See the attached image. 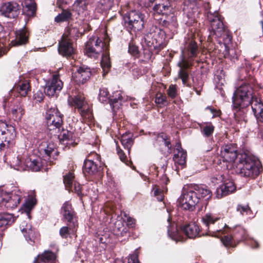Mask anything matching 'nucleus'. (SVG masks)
<instances>
[{"label": "nucleus", "instance_id": "obj_53", "mask_svg": "<svg viewBox=\"0 0 263 263\" xmlns=\"http://www.w3.org/2000/svg\"><path fill=\"white\" fill-rule=\"evenodd\" d=\"M167 95L171 98L174 99L177 95V87L176 85H171L167 90Z\"/></svg>", "mask_w": 263, "mask_h": 263}, {"label": "nucleus", "instance_id": "obj_28", "mask_svg": "<svg viewBox=\"0 0 263 263\" xmlns=\"http://www.w3.org/2000/svg\"><path fill=\"white\" fill-rule=\"evenodd\" d=\"M31 90L30 83L28 80L20 81L13 88V91L17 93V96L26 97Z\"/></svg>", "mask_w": 263, "mask_h": 263}, {"label": "nucleus", "instance_id": "obj_30", "mask_svg": "<svg viewBox=\"0 0 263 263\" xmlns=\"http://www.w3.org/2000/svg\"><path fill=\"white\" fill-rule=\"evenodd\" d=\"M23 222L21 225V229L25 237L26 240L30 243L34 242L36 237V233L34 229H32L30 224Z\"/></svg>", "mask_w": 263, "mask_h": 263}, {"label": "nucleus", "instance_id": "obj_17", "mask_svg": "<svg viewBox=\"0 0 263 263\" xmlns=\"http://www.w3.org/2000/svg\"><path fill=\"white\" fill-rule=\"evenodd\" d=\"M21 9V5L14 1L3 3L0 7V12L2 15L10 18L17 17Z\"/></svg>", "mask_w": 263, "mask_h": 263}, {"label": "nucleus", "instance_id": "obj_58", "mask_svg": "<svg viewBox=\"0 0 263 263\" xmlns=\"http://www.w3.org/2000/svg\"><path fill=\"white\" fill-rule=\"evenodd\" d=\"M128 263H140L138 254L135 253L129 256L128 259Z\"/></svg>", "mask_w": 263, "mask_h": 263}, {"label": "nucleus", "instance_id": "obj_47", "mask_svg": "<svg viewBox=\"0 0 263 263\" xmlns=\"http://www.w3.org/2000/svg\"><path fill=\"white\" fill-rule=\"evenodd\" d=\"M79 139L76 138L71 132H67V146H74L78 144Z\"/></svg>", "mask_w": 263, "mask_h": 263}, {"label": "nucleus", "instance_id": "obj_34", "mask_svg": "<svg viewBox=\"0 0 263 263\" xmlns=\"http://www.w3.org/2000/svg\"><path fill=\"white\" fill-rule=\"evenodd\" d=\"M23 8V14L28 17H34L37 10V4L35 0H25Z\"/></svg>", "mask_w": 263, "mask_h": 263}, {"label": "nucleus", "instance_id": "obj_61", "mask_svg": "<svg viewBox=\"0 0 263 263\" xmlns=\"http://www.w3.org/2000/svg\"><path fill=\"white\" fill-rule=\"evenodd\" d=\"M66 5V2L65 0H57V6L61 9L62 10L65 9V5Z\"/></svg>", "mask_w": 263, "mask_h": 263}, {"label": "nucleus", "instance_id": "obj_45", "mask_svg": "<svg viewBox=\"0 0 263 263\" xmlns=\"http://www.w3.org/2000/svg\"><path fill=\"white\" fill-rule=\"evenodd\" d=\"M35 204L36 200L35 199L32 198L28 199L23 204L24 211L29 214Z\"/></svg>", "mask_w": 263, "mask_h": 263}, {"label": "nucleus", "instance_id": "obj_40", "mask_svg": "<svg viewBox=\"0 0 263 263\" xmlns=\"http://www.w3.org/2000/svg\"><path fill=\"white\" fill-rule=\"evenodd\" d=\"M12 164L13 165L14 168L18 171H25V159L23 160L21 156H17L14 158L12 161Z\"/></svg>", "mask_w": 263, "mask_h": 263}, {"label": "nucleus", "instance_id": "obj_31", "mask_svg": "<svg viewBox=\"0 0 263 263\" xmlns=\"http://www.w3.org/2000/svg\"><path fill=\"white\" fill-rule=\"evenodd\" d=\"M192 186L194 189V191H196V194L199 197V201L201 199L207 201L212 197V192L206 186L198 184H194Z\"/></svg>", "mask_w": 263, "mask_h": 263}, {"label": "nucleus", "instance_id": "obj_13", "mask_svg": "<svg viewBox=\"0 0 263 263\" xmlns=\"http://www.w3.org/2000/svg\"><path fill=\"white\" fill-rule=\"evenodd\" d=\"M79 30L76 27L67 26V59L69 58L71 60L70 63L72 62L73 64L76 63V59L77 58L76 45L72 42L70 39H68V35L70 37L75 38L78 36Z\"/></svg>", "mask_w": 263, "mask_h": 263}, {"label": "nucleus", "instance_id": "obj_60", "mask_svg": "<svg viewBox=\"0 0 263 263\" xmlns=\"http://www.w3.org/2000/svg\"><path fill=\"white\" fill-rule=\"evenodd\" d=\"M206 109L209 110L213 114V117H217L220 115V111L217 109H215L210 106H208L206 108Z\"/></svg>", "mask_w": 263, "mask_h": 263}, {"label": "nucleus", "instance_id": "obj_46", "mask_svg": "<svg viewBox=\"0 0 263 263\" xmlns=\"http://www.w3.org/2000/svg\"><path fill=\"white\" fill-rule=\"evenodd\" d=\"M73 7L79 12L85 10L87 8L86 0H76L73 4Z\"/></svg>", "mask_w": 263, "mask_h": 263}, {"label": "nucleus", "instance_id": "obj_37", "mask_svg": "<svg viewBox=\"0 0 263 263\" xmlns=\"http://www.w3.org/2000/svg\"><path fill=\"white\" fill-rule=\"evenodd\" d=\"M170 11V6L164 4H156L153 8V12L154 15H164L167 14Z\"/></svg>", "mask_w": 263, "mask_h": 263}, {"label": "nucleus", "instance_id": "obj_2", "mask_svg": "<svg viewBox=\"0 0 263 263\" xmlns=\"http://www.w3.org/2000/svg\"><path fill=\"white\" fill-rule=\"evenodd\" d=\"M198 52V48L197 43L192 39H188L185 42L184 48L181 50L180 60L177 64L180 68L178 72L179 77L182 80L184 85L189 87L190 85L187 84L189 73L186 69L192 66L193 58L197 55Z\"/></svg>", "mask_w": 263, "mask_h": 263}, {"label": "nucleus", "instance_id": "obj_48", "mask_svg": "<svg viewBox=\"0 0 263 263\" xmlns=\"http://www.w3.org/2000/svg\"><path fill=\"white\" fill-rule=\"evenodd\" d=\"M11 112L13 116L17 118L18 115H20V117H21L24 114L25 111L20 103H18L11 109Z\"/></svg>", "mask_w": 263, "mask_h": 263}, {"label": "nucleus", "instance_id": "obj_20", "mask_svg": "<svg viewBox=\"0 0 263 263\" xmlns=\"http://www.w3.org/2000/svg\"><path fill=\"white\" fill-rule=\"evenodd\" d=\"M164 32L159 28L155 27L153 31L148 33L145 38V41L148 42V46H153L154 47L160 45L163 41Z\"/></svg>", "mask_w": 263, "mask_h": 263}, {"label": "nucleus", "instance_id": "obj_43", "mask_svg": "<svg viewBox=\"0 0 263 263\" xmlns=\"http://www.w3.org/2000/svg\"><path fill=\"white\" fill-rule=\"evenodd\" d=\"M57 108L53 107L50 105H47V109L45 115L46 120L51 118L53 116H55L60 115Z\"/></svg>", "mask_w": 263, "mask_h": 263}, {"label": "nucleus", "instance_id": "obj_14", "mask_svg": "<svg viewBox=\"0 0 263 263\" xmlns=\"http://www.w3.org/2000/svg\"><path fill=\"white\" fill-rule=\"evenodd\" d=\"M218 218L211 214H206L202 217L203 222L208 227L209 235L215 237H219L223 233V229L226 227V224H219L215 226V222L218 220Z\"/></svg>", "mask_w": 263, "mask_h": 263}, {"label": "nucleus", "instance_id": "obj_19", "mask_svg": "<svg viewBox=\"0 0 263 263\" xmlns=\"http://www.w3.org/2000/svg\"><path fill=\"white\" fill-rule=\"evenodd\" d=\"M72 168L70 167V170L67 174V190L69 192L75 193L80 198L84 195L82 192V187L80 184L75 180V176L73 173L74 166H72Z\"/></svg>", "mask_w": 263, "mask_h": 263}, {"label": "nucleus", "instance_id": "obj_57", "mask_svg": "<svg viewBox=\"0 0 263 263\" xmlns=\"http://www.w3.org/2000/svg\"><path fill=\"white\" fill-rule=\"evenodd\" d=\"M193 80V89H194V90L196 91V92L197 93V94L198 95H200V92H201V91L202 90V83L201 82H199L198 85H196L195 82H194V79Z\"/></svg>", "mask_w": 263, "mask_h": 263}, {"label": "nucleus", "instance_id": "obj_39", "mask_svg": "<svg viewBox=\"0 0 263 263\" xmlns=\"http://www.w3.org/2000/svg\"><path fill=\"white\" fill-rule=\"evenodd\" d=\"M114 5V0H100L97 8L100 11L110 10Z\"/></svg>", "mask_w": 263, "mask_h": 263}, {"label": "nucleus", "instance_id": "obj_23", "mask_svg": "<svg viewBox=\"0 0 263 263\" xmlns=\"http://www.w3.org/2000/svg\"><path fill=\"white\" fill-rule=\"evenodd\" d=\"M222 181L223 183L216 190V196L218 199L234 193L236 189L235 185L231 180L225 179Z\"/></svg>", "mask_w": 263, "mask_h": 263}, {"label": "nucleus", "instance_id": "obj_54", "mask_svg": "<svg viewBox=\"0 0 263 263\" xmlns=\"http://www.w3.org/2000/svg\"><path fill=\"white\" fill-rule=\"evenodd\" d=\"M166 96L161 93L157 94L155 97V103L158 104H163L166 102Z\"/></svg>", "mask_w": 263, "mask_h": 263}, {"label": "nucleus", "instance_id": "obj_15", "mask_svg": "<svg viewBox=\"0 0 263 263\" xmlns=\"http://www.w3.org/2000/svg\"><path fill=\"white\" fill-rule=\"evenodd\" d=\"M62 117H63V115L60 114L46 120L47 128L49 131L55 130L56 134L60 133V135H58V136L61 142H64L66 140V133L61 134V132L64 130L62 127L63 124Z\"/></svg>", "mask_w": 263, "mask_h": 263}, {"label": "nucleus", "instance_id": "obj_42", "mask_svg": "<svg viewBox=\"0 0 263 263\" xmlns=\"http://www.w3.org/2000/svg\"><path fill=\"white\" fill-rule=\"evenodd\" d=\"M167 232L168 235L171 237V238L176 242H183L186 239V238L181 234V232L178 230H176L175 232H172L170 228H168Z\"/></svg>", "mask_w": 263, "mask_h": 263}, {"label": "nucleus", "instance_id": "obj_35", "mask_svg": "<svg viewBox=\"0 0 263 263\" xmlns=\"http://www.w3.org/2000/svg\"><path fill=\"white\" fill-rule=\"evenodd\" d=\"M186 156V152H178L174 154L173 160L176 165L180 166L182 168L185 165Z\"/></svg>", "mask_w": 263, "mask_h": 263}, {"label": "nucleus", "instance_id": "obj_22", "mask_svg": "<svg viewBox=\"0 0 263 263\" xmlns=\"http://www.w3.org/2000/svg\"><path fill=\"white\" fill-rule=\"evenodd\" d=\"M63 85V82L59 79L58 76H54L52 80L46 83L44 92L47 96L52 97L61 91Z\"/></svg>", "mask_w": 263, "mask_h": 263}, {"label": "nucleus", "instance_id": "obj_59", "mask_svg": "<svg viewBox=\"0 0 263 263\" xmlns=\"http://www.w3.org/2000/svg\"><path fill=\"white\" fill-rule=\"evenodd\" d=\"M237 210L238 211H239L242 215H243L245 213H247L248 211L250 210V209L248 205H239L237 206Z\"/></svg>", "mask_w": 263, "mask_h": 263}, {"label": "nucleus", "instance_id": "obj_7", "mask_svg": "<svg viewBox=\"0 0 263 263\" xmlns=\"http://www.w3.org/2000/svg\"><path fill=\"white\" fill-rule=\"evenodd\" d=\"M191 185L187 191L184 189L182 194L178 198L177 202L178 206L185 210L193 211L195 206L199 202V197L196 191Z\"/></svg>", "mask_w": 263, "mask_h": 263}, {"label": "nucleus", "instance_id": "obj_38", "mask_svg": "<svg viewBox=\"0 0 263 263\" xmlns=\"http://www.w3.org/2000/svg\"><path fill=\"white\" fill-rule=\"evenodd\" d=\"M246 230L241 226H236L234 230V238L241 241L247 238Z\"/></svg>", "mask_w": 263, "mask_h": 263}, {"label": "nucleus", "instance_id": "obj_21", "mask_svg": "<svg viewBox=\"0 0 263 263\" xmlns=\"http://www.w3.org/2000/svg\"><path fill=\"white\" fill-rule=\"evenodd\" d=\"M14 33L15 39L11 42L12 46H21L28 43L30 32L28 28L26 26H24L21 29L16 30Z\"/></svg>", "mask_w": 263, "mask_h": 263}, {"label": "nucleus", "instance_id": "obj_10", "mask_svg": "<svg viewBox=\"0 0 263 263\" xmlns=\"http://www.w3.org/2000/svg\"><path fill=\"white\" fill-rule=\"evenodd\" d=\"M144 15L141 12L132 11L124 17L125 25L134 32L141 31L144 28Z\"/></svg>", "mask_w": 263, "mask_h": 263}, {"label": "nucleus", "instance_id": "obj_52", "mask_svg": "<svg viewBox=\"0 0 263 263\" xmlns=\"http://www.w3.org/2000/svg\"><path fill=\"white\" fill-rule=\"evenodd\" d=\"M54 21L58 23L66 21V9L62 10V13L54 18Z\"/></svg>", "mask_w": 263, "mask_h": 263}, {"label": "nucleus", "instance_id": "obj_18", "mask_svg": "<svg viewBox=\"0 0 263 263\" xmlns=\"http://www.w3.org/2000/svg\"><path fill=\"white\" fill-rule=\"evenodd\" d=\"M100 156L96 153H91L84 163L83 172L89 175H95L99 171L97 162H100Z\"/></svg>", "mask_w": 263, "mask_h": 263}, {"label": "nucleus", "instance_id": "obj_56", "mask_svg": "<svg viewBox=\"0 0 263 263\" xmlns=\"http://www.w3.org/2000/svg\"><path fill=\"white\" fill-rule=\"evenodd\" d=\"M232 239L231 236H226L221 238V241L226 247H227L232 244Z\"/></svg>", "mask_w": 263, "mask_h": 263}, {"label": "nucleus", "instance_id": "obj_4", "mask_svg": "<svg viewBox=\"0 0 263 263\" xmlns=\"http://www.w3.org/2000/svg\"><path fill=\"white\" fill-rule=\"evenodd\" d=\"M255 82V79L252 77L245 78L236 89L233 97V105L234 108L239 109L250 105L251 99L255 96L253 95V89Z\"/></svg>", "mask_w": 263, "mask_h": 263}, {"label": "nucleus", "instance_id": "obj_12", "mask_svg": "<svg viewBox=\"0 0 263 263\" xmlns=\"http://www.w3.org/2000/svg\"><path fill=\"white\" fill-rule=\"evenodd\" d=\"M69 105L75 106L80 111L81 116L84 118H90L91 117V106L85 101L84 97L79 96L70 97L68 100Z\"/></svg>", "mask_w": 263, "mask_h": 263}, {"label": "nucleus", "instance_id": "obj_1", "mask_svg": "<svg viewBox=\"0 0 263 263\" xmlns=\"http://www.w3.org/2000/svg\"><path fill=\"white\" fill-rule=\"evenodd\" d=\"M108 43L107 39L103 42L98 36L92 35L86 42L84 51L88 57L94 59L98 58L102 54L101 65L104 73H107L111 67Z\"/></svg>", "mask_w": 263, "mask_h": 263}, {"label": "nucleus", "instance_id": "obj_55", "mask_svg": "<svg viewBox=\"0 0 263 263\" xmlns=\"http://www.w3.org/2000/svg\"><path fill=\"white\" fill-rule=\"evenodd\" d=\"M34 99L37 102H41L43 101L44 98V95L43 92L41 90H38L33 95Z\"/></svg>", "mask_w": 263, "mask_h": 263}, {"label": "nucleus", "instance_id": "obj_41", "mask_svg": "<svg viewBox=\"0 0 263 263\" xmlns=\"http://www.w3.org/2000/svg\"><path fill=\"white\" fill-rule=\"evenodd\" d=\"M214 130V126L211 123L200 126V131L203 136L209 137L212 135Z\"/></svg>", "mask_w": 263, "mask_h": 263}, {"label": "nucleus", "instance_id": "obj_27", "mask_svg": "<svg viewBox=\"0 0 263 263\" xmlns=\"http://www.w3.org/2000/svg\"><path fill=\"white\" fill-rule=\"evenodd\" d=\"M16 217L8 213H0V231H3L14 223Z\"/></svg>", "mask_w": 263, "mask_h": 263}, {"label": "nucleus", "instance_id": "obj_6", "mask_svg": "<svg viewBox=\"0 0 263 263\" xmlns=\"http://www.w3.org/2000/svg\"><path fill=\"white\" fill-rule=\"evenodd\" d=\"M15 137L14 127L0 121V150L12 147L15 144Z\"/></svg>", "mask_w": 263, "mask_h": 263}, {"label": "nucleus", "instance_id": "obj_3", "mask_svg": "<svg viewBox=\"0 0 263 263\" xmlns=\"http://www.w3.org/2000/svg\"><path fill=\"white\" fill-rule=\"evenodd\" d=\"M233 168L236 173L250 178L256 177L260 171L259 162L248 152H244L239 155L238 160L233 164Z\"/></svg>", "mask_w": 263, "mask_h": 263}, {"label": "nucleus", "instance_id": "obj_25", "mask_svg": "<svg viewBox=\"0 0 263 263\" xmlns=\"http://www.w3.org/2000/svg\"><path fill=\"white\" fill-rule=\"evenodd\" d=\"M250 104L257 121L263 122V104L260 99L255 96L251 99Z\"/></svg>", "mask_w": 263, "mask_h": 263}, {"label": "nucleus", "instance_id": "obj_29", "mask_svg": "<svg viewBox=\"0 0 263 263\" xmlns=\"http://www.w3.org/2000/svg\"><path fill=\"white\" fill-rule=\"evenodd\" d=\"M55 254L51 251H45L34 258L33 263H55Z\"/></svg>", "mask_w": 263, "mask_h": 263}, {"label": "nucleus", "instance_id": "obj_63", "mask_svg": "<svg viewBox=\"0 0 263 263\" xmlns=\"http://www.w3.org/2000/svg\"><path fill=\"white\" fill-rule=\"evenodd\" d=\"M152 192H153L154 193V196H155L156 197H157V196L160 193H162V192H161V191L158 188V187L156 185H155L153 189V191Z\"/></svg>", "mask_w": 263, "mask_h": 263}, {"label": "nucleus", "instance_id": "obj_8", "mask_svg": "<svg viewBox=\"0 0 263 263\" xmlns=\"http://www.w3.org/2000/svg\"><path fill=\"white\" fill-rule=\"evenodd\" d=\"M79 62L70 63L68 68L71 72V82L80 86L85 83L90 78L91 73L90 68L85 66L80 67Z\"/></svg>", "mask_w": 263, "mask_h": 263}, {"label": "nucleus", "instance_id": "obj_24", "mask_svg": "<svg viewBox=\"0 0 263 263\" xmlns=\"http://www.w3.org/2000/svg\"><path fill=\"white\" fill-rule=\"evenodd\" d=\"M39 151L44 158H54V154L58 153L55 145L53 142H44L39 147Z\"/></svg>", "mask_w": 263, "mask_h": 263}, {"label": "nucleus", "instance_id": "obj_32", "mask_svg": "<svg viewBox=\"0 0 263 263\" xmlns=\"http://www.w3.org/2000/svg\"><path fill=\"white\" fill-rule=\"evenodd\" d=\"M67 234L68 233V229L72 230L73 232L74 231L75 228L77 227V219L75 215L74 211L71 209V206H69L67 203Z\"/></svg>", "mask_w": 263, "mask_h": 263}, {"label": "nucleus", "instance_id": "obj_36", "mask_svg": "<svg viewBox=\"0 0 263 263\" xmlns=\"http://www.w3.org/2000/svg\"><path fill=\"white\" fill-rule=\"evenodd\" d=\"M120 141L122 145L128 150V153H129L134 143L132 134L129 133H126L123 134L121 137Z\"/></svg>", "mask_w": 263, "mask_h": 263}, {"label": "nucleus", "instance_id": "obj_50", "mask_svg": "<svg viewBox=\"0 0 263 263\" xmlns=\"http://www.w3.org/2000/svg\"><path fill=\"white\" fill-rule=\"evenodd\" d=\"M128 52L133 55H137L139 53L138 47L134 43L131 42L129 44Z\"/></svg>", "mask_w": 263, "mask_h": 263}, {"label": "nucleus", "instance_id": "obj_33", "mask_svg": "<svg viewBox=\"0 0 263 263\" xmlns=\"http://www.w3.org/2000/svg\"><path fill=\"white\" fill-rule=\"evenodd\" d=\"M182 232L189 238H194L197 236H200V228L198 224L195 223H191L184 226L182 230Z\"/></svg>", "mask_w": 263, "mask_h": 263}, {"label": "nucleus", "instance_id": "obj_51", "mask_svg": "<svg viewBox=\"0 0 263 263\" xmlns=\"http://www.w3.org/2000/svg\"><path fill=\"white\" fill-rule=\"evenodd\" d=\"M116 150L118 155L119 156L120 160L124 163L127 164V157L123 151L120 148L118 145H117Z\"/></svg>", "mask_w": 263, "mask_h": 263}, {"label": "nucleus", "instance_id": "obj_62", "mask_svg": "<svg viewBox=\"0 0 263 263\" xmlns=\"http://www.w3.org/2000/svg\"><path fill=\"white\" fill-rule=\"evenodd\" d=\"M8 49H7L4 45H0V58L3 55L7 54Z\"/></svg>", "mask_w": 263, "mask_h": 263}, {"label": "nucleus", "instance_id": "obj_16", "mask_svg": "<svg viewBox=\"0 0 263 263\" xmlns=\"http://www.w3.org/2000/svg\"><path fill=\"white\" fill-rule=\"evenodd\" d=\"M241 153L237 154V147L234 144L230 143L223 145L220 148V155L223 161L232 163V167L238 157Z\"/></svg>", "mask_w": 263, "mask_h": 263}, {"label": "nucleus", "instance_id": "obj_64", "mask_svg": "<svg viewBox=\"0 0 263 263\" xmlns=\"http://www.w3.org/2000/svg\"><path fill=\"white\" fill-rule=\"evenodd\" d=\"M178 152H185L182 148L181 144L179 142L177 143L175 145L174 153H178Z\"/></svg>", "mask_w": 263, "mask_h": 263}, {"label": "nucleus", "instance_id": "obj_9", "mask_svg": "<svg viewBox=\"0 0 263 263\" xmlns=\"http://www.w3.org/2000/svg\"><path fill=\"white\" fill-rule=\"evenodd\" d=\"M1 206H4L6 209L11 210L15 208L20 203L22 199V194L20 190H13L7 193L2 191L0 192Z\"/></svg>", "mask_w": 263, "mask_h": 263}, {"label": "nucleus", "instance_id": "obj_5", "mask_svg": "<svg viewBox=\"0 0 263 263\" xmlns=\"http://www.w3.org/2000/svg\"><path fill=\"white\" fill-rule=\"evenodd\" d=\"M207 17L211 25L210 36L215 35L217 38L223 37L224 44L230 43L232 37L226 32L223 22L218 13L216 11L214 13L209 11L207 13Z\"/></svg>", "mask_w": 263, "mask_h": 263}, {"label": "nucleus", "instance_id": "obj_26", "mask_svg": "<svg viewBox=\"0 0 263 263\" xmlns=\"http://www.w3.org/2000/svg\"><path fill=\"white\" fill-rule=\"evenodd\" d=\"M25 170H30L33 172L40 171L43 165L40 158L34 156L28 157L25 159Z\"/></svg>", "mask_w": 263, "mask_h": 263}, {"label": "nucleus", "instance_id": "obj_44", "mask_svg": "<svg viewBox=\"0 0 263 263\" xmlns=\"http://www.w3.org/2000/svg\"><path fill=\"white\" fill-rule=\"evenodd\" d=\"M59 53L63 57H66V32H64L62 36L61 40L59 42L58 46Z\"/></svg>", "mask_w": 263, "mask_h": 263}, {"label": "nucleus", "instance_id": "obj_49", "mask_svg": "<svg viewBox=\"0 0 263 263\" xmlns=\"http://www.w3.org/2000/svg\"><path fill=\"white\" fill-rule=\"evenodd\" d=\"M227 44H224L225 47L226 49V53L224 54L225 58H229L231 60L234 61L235 59H237V55L236 54V52L234 49L231 48L229 49L228 50H227V46L226 45Z\"/></svg>", "mask_w": 263, "mask_h": 263}, {"label": "nucleus", "instance_id": "obj_11", "mask_svg": "<svg viewBox=\"0 0 263 263\" xmlns=\"http://www.w3.org/2000/svg\"><path fill=\"white\" fill-rule=\"evenodd\" d=\"M98 99L102 103L108 102L113 111L120 108L122 104L123 98L120 92H116L114 94L112 98L109 96V92L105 88H100Z\"/></svg>", "mask_w": 263, "mask_h": 263}]
</instances>
